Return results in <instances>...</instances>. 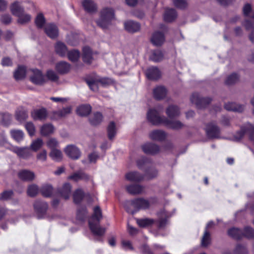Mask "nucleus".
I'll list each match as a JSON object with an SVG mask.
<instances>
[{"label": "nucleus", "instance_id": "nucleus-6", "mask_svg": "<svg viewBox=\"0 0 254 254\" xmlns=\"http://www.w3.org/2000/svg\"><path fill=\"white\" fill-rule=\"evenodd\" d=\"M33 207L38 218H43L48 208V203L41 200H37L34 202Z\"/></svg>", "mask_w": 254, "mask_h": 254}, {"label": "nucleus", "instance_id": "nucleus-41", "mask_svg": "<svg viewBox=\"0 0 254 254\" xmlns=\"http://www.w3.org/2000/svg\"><path fill=\"white\" fill-rule=\"evenodd\" d=\"M108 136L110 140H112L116 134V127L114 122H111L107 127Z\"/></svg>", "mask_w": 254, "mask_h": 254}, {"label": "nucleus", "instance_id": "nucleus-12", "mask_svg": "<svg viewBox=\"0 0 254 254\" xmlns=\"http://www.w3.org/2000/svg\"><path fill=\"white\" fill-rule=\"evenodd\" d=\"M147 119L151 125H159V110L155 108L149 109L147 113Z\"/></svg>", "mask_w": 254, "mask_h": 254}, {"label": "nucleus", "instance_id": "nucleus-47", "mask_svg": "<svg viewBox=\"0 0 254 254\" xmlns=\"http://www.w3.org/2000/svg\"><path fill=\"white\" fill-rule=\"evenodd\" d=\"M43 144L44 142L42 139L39 138L32 141L30 145V148L32 151L37 152L43 146Z\"/></svg>", "mask_w": 254, "mask_h": 254}, {"label": "nucleus", "instance_id": "nucleus-42", "mask_svg": "<svg viewBox=\"0 0 254 254\" xmlns=\"http://www.w3.org/2000/svg\"><path fill=\"white\" fill-rule=\"evenodd\" d=\"M39 191H40V189L38 186L35 184H32L28 186L27 190V194L29 196L34 197L37 195Z\"/></svg>", "mask_w": 254, "mask_h": 254}, {"label": "nucleus", "instance_id": "nucleus-57", "mask_svg": "<svg viewBox=\"0 0 254 254\" xmlns=\"http://www.w3.org/2000/svg\"><path fill=\"white\" fill-rule=\"evenodd\" d=\"M46 76L48 80L52 82H57L59 79V76L52 69H49L47 71Z\"/></svg>", "mask_w": 254, "mask_h": 254}, {"label": "nucleus", "instance_id": "nucleus-48", "mask_svg": "<svg viewBox=\"0 0 254 254\" xmlns=\"http://www.w3.org/2000/svg\"><path fill=\"white\" fill-rule=\"evenodd\" d=\"M46 23V19L44 16V15L40 13H39L35 18V23L37 27L39 29H42L44 27V25Z\"/></svg>", "mask_w": 254, "mask_h": 254}, {"label": "nucleus", "instance_id": "nucleus-33", "mask_svg": "<svg viewBox=\"0 0 254 254\" xmlns=\"http://www.w3.org/2000/svg\"><path fill=\"white\" fill-rule=\"evenodd\" d=\"M54 127L52 124H45L40 128L41 134L43 136H49L54 132Z\"/></svg>", "mask_w": 254, "mask_h": 254}, {"label": "nucleus", "instance_id": "nucleus-58", "mask_svg": "<svg viewBox=\"0 0 254 254\" xmlns=\"http://www.w3.org/2000/svg\"><path fill=\"white\" fill-rule=\"evenodd\" d=\"M235 254H248V252L246 246L243 244H237L234 251Z\"/></svg>", "mask_w": 254, "mask_h": 254}, {"label": "nucleus", "instance_id": "nucleus-54", "mask_svg": "<svg viewBox=\"0 0 254 254\" xmlns=\"http://www.w3.org/2000/svg\"><path fill=\"white\" fill-rule=\"evenodd\" d=\"M239 79V75L237 74L234 73L227 77L225 80V84L228 85H230L237 82Z\"/></svg>", "mask_w": 254, "mask_h": 254}, {"label": "nucleus", "instance_id": "nucleus-1", "mask_svg": "<svg viewBox=\"0 0 254 254\" xmlns=\"http://www.w3.org/2000/svg\"><path fill=\"white\" fill-rule=\"evenodd\" d=\"M102 218V213L100 207L99 206H95L93 209V213L88 221L89 229L95 236H102L105 233V229L101 227L99 225Z\"/></svg>", "mask_w": 254, "mask_h": 254}, {"label": "nucleus", "instance_id": "nucleus-53", "mask_svg": "<svg viewBox=\"0 0 254 254\" xmlns=\"http://www.w3.org/2000/svg\"><path fill=\"white\" fill-rule=\"evenodd\" d=\"M170 217V215L165 211L160 213V229L167 223V220Z\"/></svg>", "mask_w": 254, "mask_h": 254}, {"label": "nucleus", "instance_id": "nucleus-46", "mask_svg": "<svg viewBox=\"0 0 254 254\" xmlns=\"http://www.w3.org/2000/svg\"><path fill=\"white\" fill-rule=\"evenodd\" d=\"M49 156L53 160L57 162L61 161L63 158V155L61 151L58 149H52V150H51Z\"/></svg>", "mask_w": 254, "mask_h": 254}, {"label": "nucleus", "instance_id": "nucleus-28", "mask_svg": "<svg viewBox=\"0 0 254 254\" xmlns=\"http://www.w3.org/2000/svg\"><path fill=\"white\" fill-rule=\"evenodd\" d=\"M10 11L12 14L17 17L20 14H23L24 12V7H23L19 2L16 1L13 2L10 7Z\"/></svg>", "mask_w": 254, "mask_h": 254}, {"label": "nucleus", "instance_id": "nucleus-34", "mask_svg": "<svg viewBox=\"0 0 254 254\" xmlns=\"http://www.w3.org/2000/svg\"><path fill=\"white\" fill-rule=\"evenodd\" d=\"M56 53L61 57H64L67 52V48L62 42H58L55 47Z\"/></svg>", "mask_w": 254, "mask_h": 254}, {"label": "nucleus", "instance_id": "nucleus-10", "mask_svg": "<svg viewBox=\"0 0 254 254\" xmlns=\"http://www.w3.org/2000/svg\"><path fill=\"white\" fill-rule=\"evenodd\" d=\"M46 35L51 39H56L59 35V29L57 26L53 23L47 24L44 27Z\"/></svg>", "mask_w": 254, "mask_h": 254}, {"label": "nucleus", "instance_id": "nucleus-45", "mask_svg": "<svg viewBox=\"0 0 254 254\" xmlns=\"http://www.w3.org/2000/svg\"><path fill=\"white\" fill-rule=\"evenodd\" d=\"M0 115L1 117V123L5 127L8 126L11 122L12 116L11 114L7 112L0 113Z\"/></svg>", "mask_w": 254, "mask_h": 254}, {"label": "nucleus", "instance_id": "nucleus-63", "mask_svg": "<svg viewBox=\"0 0 254 254\" xmlns=\"http://www.w3.org/2000/svg\"><path fill=\"white\" fill-rule=\"evenodd\" d=\"M25 127L30 136H32L35 134V127L32 122H29L26 123Z\"/></svg>", "mask_w": 254, "mask_h": 254}, {"label": "nucleus", "instance_id": "nucleus-11", "mask_svg": "<svg viewBox=\"0 0 254 254\" xmlns=\"http://www.w3.org/2000/svg\"><path fill=\"white\" fill-rule=\"evenodd\" d=\"M31 117L35 121H44L48 117V113L45 108L42 107L40 109H35L31 112Z\"/></svg>", "mask_w": 254, "mask_h": 254}, {"label": "nucleus", "instance_id": "nucleus-64", "mask_svg": "<svg viewBox=\"0 0 254 254\" xmlns=\"http://www.w3.org/2000/svg\"><path fill=\"white\" fill-rule=\"evenodd\" d=\"M210 234L207 230H205L201 240V245L203 247H207L210 243Z\"/></svg>", "mask_w": 254, "mask_h": 254}, {"label": "nucleus", "instance_id": "nucleus-40", "mask_svg": "<svg viewBox=\"0 0 254 254\" xmlns=\"http://www.w3.org/2000/svg\"><path fill=\"white\" fill-rule=\"evenodd\" d=\"M228 234L229 236L237 240L243 238V231L237 228L230 229L228 231Z\"/></svg>", "mask_w": 254, "mask_h": 254}, {"label": "nucleus", "instance_id": "nucleus-18", "mask_svg": "<svg viewBox=\"0 0 254 254\" xmlns=\"http://www.w3.org/2000/svg\"><path fill=\"white\" fill-rule=\"evenodd\" d=\"M146 78L151 81L159 79V68L156 66H150L147 68L145 72Z\"/></svg>", "mask_w": 254, "mask_h": 254}, {"label": "nucleus", "instance_id": "nucleus-7", "mask_svg": "<svg viewBox=\"0 0 254 254\" xmlns=\"http://www.w3.org/2000/svg\"><path fill=\"white\" fill-rule=\"evenodd\" d=\"M164 123L167 127L174 129L179 130L185 127V125L179 120L171 121L165 117L160 116V124Z\"/></svg>", "mask_w": 254, "mask_h": 254}, {"label": "nucleus", "instance_id": "nucleus-39", "mask_svg": "<svg viewBox=\"0 0 254 254\" xmlns=\"http://www.w3.org/2000/svg\"><path fill=\"white\" fill-rule=\"evenodd\" d=\"M80 53L79 50L73 49L67 52L68 60L72 63L77 62L79 59Z\"/></svg>", "mask_w": 254, "mask_h": 254}, {"label": "nucleus", "instance_id": "nucleus-29", "mask_svg": "<svg viewBox=\"0 0 254 254\" xmlns=\"http://www.w3.org/2000/svg\"><path fill=\"white\" fill-rule=\"evenodd\" d=\"M89 122L92 126H96L100 125L103 120V116L100 112H94L92 117L89 118Z\"/></svg>", "mask_w": 254, "mask_h": 254}, {"label": "nucleus", "instance_id": "nucleus-9", "mask_svg": "<svg viewBox=\"0 0 254 254\" xmlns=\"http://www.w3.org/2000/svg\"><path fill=\"white\" fill-rule=\"evenodd\" d=\"M206 132L209 138H215L219 137L220 130L215 123H210L206 126Z\"/></svg>", "mask_w": 254, "mask_h": 254}, {"label": "nucleus", "instance_id": "nucleus-27", "mask_svg": "<svg viewBox=\"0 0 254 254\" xmlns=\"http://www.w3.org/2000/svg\"><path fill=\"white\" fill-rule=\"evenodd\" d=\"M91 110L92 107L90 105L84 104L77 107L76 113L80 116L87 117L91 113Z\"/></svg>", "mask_w": 254, "mask_h": 254}, {"label": "nucleus", "instance_id": "nucleus-32", "mask_svg": "<svg viewBox=\"0 0 254 254\" xmlns=\"http://www.w3.org/2000/svg\"><path fill=\"white\" fill-rule=\"evenodd\" d=\"M126 189L129 194L135 195L141 193L143 188L141 185L133 184L126 186Z\"/></svg>", "mask_w": 254, "mask_h": 254}, {"label": "nucleus", "instance_id": "nucleus-14", "mask_svg": "<svg viewBox=\"0 0 254 254\" xmlns=\"http://www.w3.org/2000/svg\"><path fill=\"white\" fill-rule=\"evenodd\" d=\"M141 149L146 154L154 155L159 152V146L151 142H147L142 145Z\"/></svg>", "mask_w": 254, "mask_h": 254}, {"label": "nucleus", "instance_id": "nucleus-30", "mask_svg": "<svg viewBox=\"0 0 254 254\" xmlns=\"http://www.w3.org/2000/svg\"><path fill=\"white\" fill-rule=\"evenodd\" d=\"M13 152L15 153L19 157L27 158L30 156L29 149L28 147H16L12 149Z\"/></svg>", "mask_w": 254, "mask_h": 254}, {"label": "nucleus", "instance_id": "nucleus-52", "mask_svg": "<svg viewBox=\"0 0 254 254\" xmlns=\"http://www.w3.org/2000/svg\"><path fill=\"white\" fill-rule=\"evenodd\" d=\"M243 12L245 16L250 17L252 19L250 21H254V11L252 10L251 5L246 4L243 8Z\"/></svg>", "mask_w": 254, "mask_h": 254}, {"label": "nucleus", "instance_id": "nucleus-23", "mask_svg": "<svg viewBox=\"0 0 254 254\" xmlns=\"http://www.w3.org/2000/svg\"><path fill=\"white\" fill-rule=\"evenodd\" d=\"M71 186L68 183L64 184L62 188L59 189L58 192L65 200L69 198L71 193Z\"/></svg>", "mask_w": 254, "mask_h": 254}, {"label": "nucleus", "instance_id": "nucleus-21", "mask_svg": "<svg viewBox=\"0 0 254 254\" xmlns=\"http://www.w3.org/2000/svg\"><path fill=\"white\" fill-rule=\"evenodd\" d=\"M224 108L227 111L241 113L244 110L245 106L235 102H228L225 104Z\"/></svg>", "mask_w": 254, "mask_h": 254}, {"label": "nucleus", "instance_id": "nucleus-38", "mask_svg": "<svg viewBox=\"0 0 254 254\" xmlns=\"http://www.w3.org/2000/svg\"><path fill=\"white\" fill-rule=\"evenodd\" d=\"M243 24L246 30H249L252 29V31L250 34L249 38L252 43L254 44V21H250L249 20L247 19Z\"/></svg>", "mask_w": 254, "mask_h": 254}, {"label": "nucleus", "instance_id": "nucleus-22", "mask_svg": "<svg viewBox=\"0 0 254 254\" xmlns=\"http://www.w3.org/2000/svg\"><path fill=\"white\" fill-rule=\"evenodd\" d=\"M125 29L129 33H135L138 31L140 29V25L138 22L129 20L124 24Z\"/></svg>", "mask_w": 254, "mask_h": 254}, {"label": "nucleus", "instance_id": "nucleus-62", "mask_svg": "<svg viewBox=\"0 0 254 254\" xmlns=\"http://www.w3.org/2000/svg\"><path fill=\"white\" fill-rule=\"evenodd\" d=\"M168 28L166 26L160 25V45L165 41V36L168 33Z\"/></svg>", "mask_w": 254, "mask_h": 254}, {"label": "nucleus", "instance_id": "nucleus-31", "mask_svg": "<svg viewBox=\"0 0 254 254\" xmlns=\"http://www.w3.org/2000/svg\"><path fill=\"white\" fill-rule=\"evenodd\" d=\"M26 68L24 65H18L14 72L13 76L16 80L24 79L26 76Z\"/></svg>", "mask_w": 254, "mask_h": 254}, {"label": "nucleus", "instance_id": "nucleus-5", "mask_svg": "<svg viewBox=\"0 0 254 254\" xmlns=\"http://www.w3.org/2000/svg\"><path fill=\"white\" fill-rule=\"evenodd\" d=\"M191 103L194 104L198 109L205 108L212 101L209 97H201L197 93H193L190 98Z\"/></svg>", "mask_w": 254, "mask_h": 254}, {"label": "nucleus", "instance_id": "nucleus-20", "mask_svg": "<svg viewBox=\"0 0 254 254\" xmlns=\"http://www.w3.org/2000/svg\"><path fill=\"white\" fill-rule=\"evenodd\" d=\"M82 59L83 62L87 64H90L93 61V53L91 49L88 47H84L82 49Z\"/></svg>", "mask_w": 254, "mask_h": 254}, {"label": "nucleus", "instance_id": "nucleus-55", "mask_svg": "<svg viewBox=\"0 0 254 254\" xmlns=\"http://www.w3.org/2000/svg\"><path fill=\"white\" fill-rule=\"evenodd\" d=\"M17 17V22L20 24L28 23L31 19V15L29 14L24 13V12L23 14H20Z\"/></svg>", "mask_w": 254, "mask_h": 254}, {"label": "nucleus", "instance_id": "nucleus-43", "mask_svg": "<svg viewBox=\"0 0 254 254\" xmlns=\"http://www.w3.org/2000/svg\"><path fill=\"white\" fill-rule=\"evenodd\" d=\"M87 214V209L86 206L79 207L76 212V218L79 221H83L85 220Z\"/></svg>", "mask_w": 254, "mask_h": 254}, {"label": "nucleus", "instance_id": "nucleus-25", "mask_svg": "<svg viewBox=\"0 0 254 254\" xmlns=\"http://www.w3.org/2000/svg\"><path fill=\"white\" fill-rule=\"evenodd\" d=\"M126 178L131 182H140L144 179V176L138 172H130L126 174Z\"/></svg>", "mask_w": 254, "mask_h": 254}, {"label": "nucleus", "instance_id": "nucleus-49", "mask_svg": "<svg viewBox=\"0 0 254 254\" xmlns=\"http://www.w3.org/2000/svg\"><path fill=\"white\" fill-rule=\"evenodd\" d=\"M247 132H248L247 124L241 127L240 130L236 133L234 135V140L236 141H240Z\"/></svg>", "mask_w": 254, "mask_h": 254}, {"label": "nucleus", "instance_id": "nucleus-15", "mask_svg": "<svg viewBox=\"0 0 254 254\" xmlns=\"http://www.w3.org/2000/svg\"><path fill=\"white\" fill-rule=\"evenodd\" d=\"M17 176L20 180L25 182L32 181L35 177L33 172L26 169L20 170L17 174Z\"/></svg>", "mask_w": 254, "mask_h": 254}, {"label": "nucleus", "instance_id": "nucleus-50", "mask_svg": "<svg viewBox=\"0 0 254 254\" xmlns=\"http://www.w3.org/2000/svg\"><path fill=\"white\" fill-rule=\"evenodd\" d=\"M10 134L12 137L17 142L22 140L24 137L23 132L20 130H11Z\"/></svg>", "mask_w": 254, "mask_h": 254}, {"label": "nucleus", "instance_id": "nucleus-2", "mask_svg": "<svg viewBox=\"0 0 254 254\" xmlns=\"http://www.w3.org/2000/svg\"><path fill=\"white\" fill-rule=\"evenodd\" d=\"M114 16L115 13L113 8H104L101 11L100 18L96 21V23L101 28L107 29L114 18Z\"/></svg>", "mask_w": 254, "mask_h": 254}, {"label": "nucleus", "instance_id": "nucleus-26", "mask_svg": "<svg viewBox=\"0 0 254 254\" xmlns=\"http://www.w3.org/2000/svg\"><path fill=\"white\" fill-rule=\"evenodd\" d=\"M166 114L170 118H177L181 115L180 109L177 105H171L167 108Z\"/></svg>", "mask_w": 254, "mask_h": 254}, {"label": "nucleus", "instance_id": "nucleus-24", "mask_svg": "<svg viewBox=\"0 0 254 254\" xmlns=\"http://www.w3.org/2000/svg\"><path fill=\"white\" fill-rule=\"evenodd\" d=\"M177 17V13L173 8H166L163 15V18L165 22H172Z\"/></svg>", "mask_w": 254, "mask_h": 254}, {"label": "nucleus", "instance_id": "nucleus-37", "mask_svg": "<svg viewBox=\"0 0 254 254\" xmlns=\"http://www.w3.org/2000/svg\"><path fill=\"white\" fill-rule=\"evenodd\" d=\"M85 193L81 189L75 190L73 194V202L76 204H79L83 200Z\"/></svg>", "mask_w": 254, "mask_h": 254}, {"label": "nucleus", "instance_id": "nucleus-3", "mask_svg": "<svg viewBox=\"0 0 254 254\" xmlns=\"http://www.w3.org/2000/svg\"><path fill=\"white\" fill-rule=\"evenodd\" d=\"M130 205L133 207V209H131L128 207H126V209L127 213L131 214H134L141 209L145 210L148 209L150 207L149 201L141 197L132 199L130 201Z\"/></svg>", "mask_w": 254, "mask_h": 254}, {"label": "nucleus", "instance_id": "nucleus-35", "mask_svg": "<svg viewBox=\"0 0 254 254\" xmlns=\"http://www.w3.org/2000/svg\"><path fill=\"white\" fill-rule=\"evenodd\" d=\"M40 192L45 197H50L53 192V187L49 184L43 185L40 189Z\"/></svg>", "mask_w": 254, "mask_h": 254}, {"label": "nucleus", "instance_id": "nucleus-61", "mask_svg": "<svg viewBox=\"0 0 254 254\" xmlns=\"http://www.w3.org/2000/svg\"><path fill=\"white\" fill-rule=\"evenodd\" d=\"M85 81L91 90L95 91L98 90V82L96 79L93 78L86 79Z\"/></svg>", "mask_w": 254, "mask_h": 254}, {"label": "nucleus", "instance_id": "nucleus-36", "mask_svg": "<svg viewBox=\"0 0 254 254\" xmlns=\"http://www.w3.org/2000/svg\"><path fill=\"white\" fill-rule=\"evenodd\" d=\"M68 179L73 180L77 182L79 180H82L85 181H88L89 180V176L87 174L80 172L73 174L69 176Z\"/></svg>", "mask_w": 254, "mask_h": 254}, {"label": "nucleus", "instance_id": "nucleus-17", "mask_svg": "<svg viewBox=\"0 0 254 254\" xmlns=\"http://www.w3.org/2000/svg\"><path fill=\"white\" fill-rule=\"evenodd\" d=\"M15 117L18 122H24L28 118L27 110L22 106L19 107L15 111Z\"/></svg>", "mask_w": 254, "mask_h": 254}, {"label": "nucleus", "instance_id": "nucleus-8", "mask_svg": "<svg viewBox=\"0 0 254 254\" xmlns=\"http://www.w3.org/2000/svg\"><path fill=\"white\" fill-rule=\"evenodd\" d=\"M33 75L31 76L30 81L36 85H42L46 82L45 76L41 70L38 69H32Z\"/></svg>", "mask_w": 254, "mask_h": 254}, {"label": "nucleus", "instance_id": "nucleus-13", "mask_svg": "<svg viewBox=\"0 0 254 254\" xmlns=\"http://www.w3.org/2000/svg\"><path fill=\"white\" fill-rule=\"evenodd\" d=\"M65 154L70 158L76 160L80 156L79 149L73 145H67L64 149Z\"/></svg>", "mask_w": 254, "mask_h": 254}, {"label": "nucleus", "instance_id": "nucleus-60", "mask_svg": "<svg viewBox=\"0 0 254 254\" xmlns=\"http://www.w3.org/2000/svg\"><path fill=\"white\" fill-rule=\"evenodd\" d=\"M13 195V191L12 190H6L0 193V200L4 201L10 199Z\"/></svg>", "mask_w": 254, "mask_h": 254}, {"label": "nucleus", "instance_id": "nucleus-51", "mask_svg": "<svg viewBox=\"0 0 254 254\" xmlns=\"http://www.w3.org/2000/svg\"><path fill=\"white\" fill-rule=\"evenodd\" d=\"M71 112V107L70 106H68L65 108H63L62 109L59 111L54 112L53 114L58 117L62 118L65 117L68 114H69Z\"/></svg>", "mask_w": 254, "mask_h": 254}, {"label": "nucleus", "instance_id": "nucleus-16", "mask_svg": "<svg viewBox=\"0 0 254 254\" xmlns=\"http://www.w3.org/2000/svg\"><path fill=\"white\" fill-rule=\"evenodd\" d=\"M71 69V65L65 61L57 63L55 65L56 71L62 75L67 74Z\"/></svg>", "mask_w": 254, "mask_h": 254}, {"label": "nucleus", "instance_id": "nucleus-19", "mask_svg": "<svg viewBox=\"0 0 254 254\" xmlns=\"http://www.w3.org/2000/svg\"><path fill=\"white\" fill-rule=\"evenodd\" d=\"M82 5L85 11L88 13H93L97 11V5L92 0H83Z\"/></svg>", "mask_w": 254, "mask_h": 254}, {"label": "nucleus", "instance_id": "nucleus-4", "mask_svg": "<svg viewBox=\"0 0 254 254\" xmlns=\"http://www.w3.org/2000/svg\"><path fill=\"white\" fill-rule=\"evenodd\" d=\"M136 163L138 168L140 170H144L146 168H149L145 170V175L149 179H152L157 176V171L152 169L150 167L151 162L150 159L145 157H142L137 160Z\"/></svg>", "mask_w": 254, "mask_h": 254}, {"label": "nucleus", "instance_id": "nucleus-59", "mask_svg": "<svg viewBox=\"0 0 254 254\" xmlns=\"http://www.w3.org/2000/svg\"><path fill=\"white\" fill-rule=\"evenodd\" d=\"M96 80L98 83H100L103 87L112 85L114 83L113 79L108 77H101Z\"/></svg>", "mask_w": 254, "mask_h": 254}, {"label": "nucleus", "instance_id": "nucleus-56", "mask_svg": "<svg viewBox=\"0 0 254 254\" xmlns=\"http://www.w3.org/2000/svg\"><path fill=\"white\" fill-rule=\"evenodd\" d=\"M243 237L248 239L254 238V229L249 226L245 227L243 231Z\"/></svg>", "mask_w": 254, "mask_h": 254}, {"label": "nucleus", "instance_id": "nucleus-44", "mask_svg": "<svg viewBox=\"0 0 254 254\" xmlns=\"http://www.w3.org/2000/svg\"><path fill=\"white\" fill-rule=\"evenodd\" d=\"M154 220L150 218L137 219L136 220L137 225L141 228L150 226L154 223Z\"/></svg>", "mask_w": 254, "mask_h": 254}]
</instances>
